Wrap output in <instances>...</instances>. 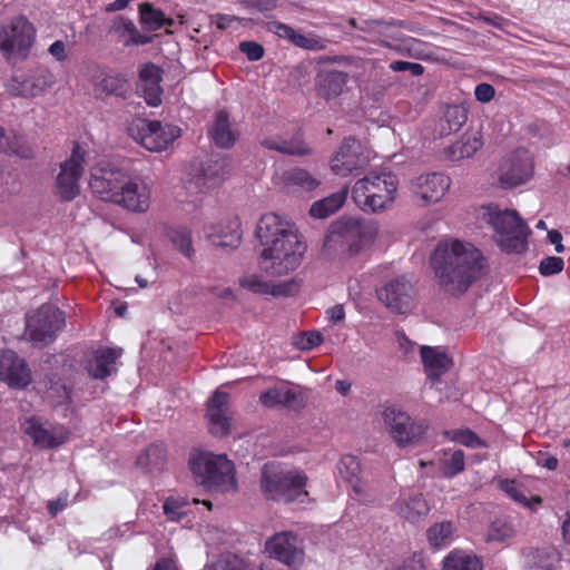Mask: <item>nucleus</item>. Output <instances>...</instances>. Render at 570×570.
Listing matches in <instances>:
<instances>
[{
    "instance_id": "nucleus-1",
    "label": "nucleus",
    "mask_w": 570,
    "mask_h": 570,
    "mask_svg": "<svg viewBox=\"0 0 570 570\" xmlns=\"http://www.w3.org/2000/svg\"><path fill=\"white\" fill-rule=\"evenodd\" d=\"M439 285L450 295L463 294L478 279L484 267L481 252L459 239L438 244L431 257Z\"/></svg>"
},
{
    "instance_id": "nucleus-2",
    "label": "nucleus",
    "mask_w": 570,
    "mask_h": 570,
    "mask_svg": "<svg viewBox=\"0 0 570 570\" xmlns=\"http://www.w3.org/2000/svg\"><path fill=\"white\" fill-rule=\"evenodd\" d=\"M377 233V224L373 220L342 216L328 226L323 254L328 258L354 257L374 243Z\"/></svg>"
},
{
    "instance_id": "nucleus-3",
    "label": "nucleus",
    "mask_w": 570,
    "mask_h": 570,
    "mask_svg": "<svg viewBox=\"0 0 570 570\" xmlns=\"http://www.w3.org/2000/svg\"><path fill=\"white\" fill-rule=\"evenodd\" d=\"M478 218L493 229V239L502 250L521 253L527 249L530 229L517 210L487 205L479 209Z\"/></svg>"
},
{
    "instance_id": "nucleus-4",
    "label": "nucleus",
    "mask_w": 570,
    "mask_h": 570,
    "mask_svg": "<svg viewBox=\"0 0 570 570\" xmlns=\"http://www.w3.org/2000/svg\"><path fill=\"white\" fill-rule=\"evenodd\" d=\"M397 185L396 176L391 173H370L355 181L352 199L365 213H382L393 206Z\"/></svg>"
},
{
    "instance_id": "nucleus-5",
    "label": "nucleus",
    "mask_w": 570,
    "mask_h": 570,
    "mask_svg": "<svg viewBox=\"0 0 570 570\" xmlns=\"http://www.w3.org/2000/svg\"><path fill=\"white\" fill-rule=\"evenodd\" d=\"M189 469L194 480L209 491L228 492L235 490V469L226 455L197 452L189 458Z\"/></svg>"
},
{
    "instance_id": "nucleus-6",
    "label": "nucleus",
    "mask_w": 570,
    "mask_h": 570,
    "mask_svg": "<svg viewBox=\"0 0 570 570\" xmlns=\"http://www.w3.org/2000/svg\"><path fill=\"white\" fill-rule=\"evenodd\" d=\"M306 246L298 233H289L283 238L263 246L259 266L266 276L278 277L296 269L302 262Z\"/></svg>"
},
{
    "instance_id": "nucleus-7",
    "label": "nucleus",
    "mask_w": 570,
    "mask_h": 570,
    "mask_svg": "<svg viewBox=\"0 0 570 570\" xmlns=\"http://www.w3.org/2000/svg\"><path fill=\"white\" fill-rule=\"evenodd\" d=\"M306 482V474L299 470L284 469L275 463H267L262 470V490L273 500L303 502L308 494Z\"/></svg>"
},
{
    "instance_id": "nucleus-8",
    "label": "nucleus",
    "mask_w": 570,
    "mask_h": 570,
    "mask_svg": "<svg viewBox=\"0 0 570 570\" xmlns=\"http://www.w3.org/2000/svg\"><path fill=\"white\" fill-rule=\"evenodd\" d=\"M36 40V29L24 17H12L0 26V53L6 60L29 57Z\"/></svg>"
},
{
    "instance_id": "nucleus-9",
    "label": "nucleus",
    "mask_w": 570,
    "mask_h": 570,
    "mask_svg": "<svg viewBox=\"0 0 570 570\" xmlns=\"http://www.w3.org/2000/svg\"><path fill=\"white\" fill-rule=\"evenodd\" d=\"M381 417L389 435L401 448L421 444L429 429L424 420L412 419L396 406L384 407Z\"/></svg>"
},
{
    "instance_id": "nucleus-10",
    "label": "nucleus",
    "mask_w": 570,
    "mask_h": 570,
    "mask_svg": "<svg viewBox=\"0 0 570 570\" xmlns=\"http://www.w3.org/2000/svg\"><path fill=\"white\" fill-rule=\"evenodd\" d=\"M65 322L62 311L52 305H42L27 317L24 334L36 346H45L53 342Z\"/></svg>"
},
{
    "instance_id": "nucleus-11",
    "label": "nucleus",
    "mask_w": 570,
    "mask_h": 570,
    "mask_svg": "<svg viewBox=\"0 0 570 570\" xmlns=\"http://www.w3.org/2000/svg\"><path fill=\"white\" fill-rule=\"evenodd\" d=\"M131 137L153 153L167 149L179 136L180 129L158 120L139 119L130 127Z\"/></svg>"
},
{
    "instance_id": "nucleus-12",
    "label": "nucleus",
    "mask_w": 570,
    "mask_h": 570,
    "mask_svg": "<svg viewBox=\"0 0 570 570\" xmlns=\"http://www.w3.org/2000/svg\"><path fill=\"white\" fill-rule=\"evenodd\" d=\"M266 553L287 566L291 569H298L305 559L303 540L292 531L275 533L265 542Z\"/></svg>"
},
{
    "instance_id": "nucleus-13",
    "label": "nucleus",
    "mask_w": 570,
    "mask_h": 570,
    "mask_svg": "<svg viewBox=\"0 0 570 570\" xmlns=\"http://www.w3.org/2000/svg\"><path fill=\"white\" fill-rule=\"evenodd\" d=\"M127 176L128 173L121 168L109 163H100L91 168L89 187L102 200L114 203Z\"/></svg>"
},
{
    "instance_id": "nucleus-14",
    "label": "nucleus",
    "mask_w": 570,
    "mask_h": 570,
    "mask_svg": "<svg viewBox=\"0 0 570 570\" xmlns=\"http://www.w3.org/2000/svg\"><path fill=\"white\" fill-rule=\"evenodd\" d=\"M55 82V76L46 68H37L26 72H17L7 82L9 94L35 98L41 96Z\"/></svg>"
},
{
    "instance_id": "nucleus-15",
    "label": "nucleus",
    "mask_w": 570,
    "mask_h": 570,
    "mask_svg": "<svg viewBox=\"0 0 570 570\" xmlns=\"http://www.w3.org/2000/svg\"><path fill=\"white\" fill-rule=\"evenodd\" d=\"M85 153L76 146L71 156L60 166L56 179L55 193L62 200H72L80 193L79 179L83 171Z\"/></svg>"
},
{
    "instance_id": "nucleus-16",
    "label": "nucleus",
    "mask_w": 570,
    "mask_h": 570,
    "mask_svg": "<svg viewBox=\"0 0 570 570\" xmlns=\"http://www.w3.org/2000/svg\"><path fill=\"white\" fill-rule=\"evenodd\" d=\"M451 186L449 176L442 173H428L413 178L410 190L414 200L421 206L439 203Z\"/></svg>"
},
{
    "instance_id": "nucleus-17",
    "label": "nucleus",
    "mask_w": 570,
    "mask_h": 570,
    "mask_svg": "<svg viewBox=\"0 0 570 570\" xmlns=\"http://www.w3.org/2000/svg\"><path fill=\"white\" fill-rule=\"evenodd\" d=\"M377 298L391 312L406 314L414 306V286L405 277H396L377 289Z\"/></svg>"
},
{
    "instance_id": "nucleus-18",
    "label": "nucleus",
    "mask_w": 570,
    "mask_h": 570,
    "mask_svg": "<svg viewBox=\"0 0 570 570\" xmlns=\"http://www.w3.org/2000/svg\"><path fill=\"white\" fill-rule=\"evenodd\" d=\"M533 173L530 153L520 149L502 160L498 170V181L503 188L524 184Z\"/></svg>"
},
{
    "instance_id": "nucleus-19",
    "label": "nucleus",
    "mask_w": 570,
    "mask_h": 570,
    "mask_svg": "<svg viewBox=\"0 0 570 570\" xmlns=\"http://www.w3.org/2000/svg\"><path fill=\"white\" fill-rule=\"evenodd\" d=\"M151 200V184L145 178L128 174L114 204L135 213L148 210Z\"/></svg>"
},
{
    "instance_id": "nucleus-20",
    "label": "nucleus",
    "mask_w": 570,
    "mask_h": 570,
    "mask_svg": "<svg viewBox=\"0 0 570 570\" xmlns=\"http://www.w3.org/2000/svg\"><path fill=\"white\" fill-rule=\"evenodd\" d=\"M23 432L40 449H53L69 440L70 432L59 424H43L36 417H30L22 424Z\"/></svg>"
},
{
    "instance_id": "nucleus-21",
    "label": "nucleus",
    "mask_w": 570,
    "mask_h": 570,
    "mask_svg": "<svg viewBox=\"0 0 570 570\" xmlns=\"http://www.w3.org/2000/svg\"><path fill=\"white\" fill-rule=\"evenodd\" d=\"M365 159L361 157V144L352 138H345L331 159L332 171L341 177L352 175L363 168Z\"/></svg>"
},
{
    "instance_id": "nucleus-22",
    "label": "nucleus",
    "mask_w": 570,
    "mask_h": 570,
    "mask_svg": "<svg viewBox=\"0 0 570 570\" xmlns=\"http://www.w3.org/2000/svg\"><path fill=\"white\" fill-rule=\"evenodd\" d=\"M0 380L10 387L23 389L31 382V372L14 352L4 351L0 355Z\"/></svg>"
},
{
    "instance_id": "nucleus-23",
    "label": "nucleus",
    "mask_w": 570,
    "mask_h": 570,
    "mask_svg": "<svg viewBox=\"0 0 570 570\" xmlns=\"http://www.w3.org/2000/svg\"><path fill=\"white\" fill-rule=\"evenodd\" d=\"M242 288L258 295L288 296L297 289L294 281L273 282L266 281L263 275L250 273L239 278Z\"/></svg>"
},
{
    "instance_id": "nucleus-24",
    "label": "nucleus",
    "mask_w": 570,
    "mask_h": 570,
    "mask_svg": "<svg viewBox=\"0 0 570 570\" xmlns=\"http://www.w3.org/2000/svg\"><path fill=\"white\" fill-rule=\"evenodd\" d=\"M228 394L216 391L207 404V417L209 431L216 436H224L230 430V416L228 411Z\"/></svg>"
},
{
    "instance_id": "nucleus-25",
    "label": "nucleus",
    "mask_w": 570,
    "mask_h": 570,
    "mask_svg": "<svg viewBox=\"0 0 570 570\" xmlns=\"http://www.w3.org/2000/svg\"><path fill=\"white\" fill-rule=\"evenodd\" d=\"M289 233H297V230L289 222L275 213L262 215L255 229V235L262 246H266L281 237L283 238L284 235Z\"/></svg>"
},
{
    "instance_id": "nucleus-26",
    "label": "nucleus",
    "mask_w": 570,
    "mask_h": 570,
    "mask_svg": "<svg viewBox=\"0 0 570 570\" xmlns=\"http://www.w3.org/2000/svg\"><path fill=\"white\" fill-rule=\"evenodd\" d=\"M160 81L161 70L157 66L145 63L140 67L137 89L149 106L157 107L161 102L163 88Z\"/></svg>"
},
{
    "instance_id": "nucleus-27",
    "label": "nucleus",
    "mask_w": 570,
    "mask_h": 570,
    "mask_svg": "<svg viewBox=\"0 0 570 570\" xmlns=\"http://www.w3.org/2000/svg\"><path fill=\"white\" fill-rule=\"evenodd\" d=\"M276 184L287 193L296 194L316 189L321 185V180L306 169L292 168L278 175Z\"/></svg>"
},
{
    "instance_id": "nucleus-28",
    "label": "nucleus",
    "mask_w": 570,
    "mask_h": 570,
    "mask_svg": "<svg viewBox=\"0 0 570 570\" xmlns=\"http://www.w3.org/2000/svg\"><path fill=\"white\" fill-rule=\"evenodd\" d=\"M348 78V73L341 70H321L315 79L316 95L326 100L337 98L343 92Z\"/></svg>"
},
{
    "instance_id": "nucleus-29",
    "label": "nucleus",
    "mask_w": 570,
    "mask_h": 570,
    "mask_svg": "<svg viewBox=\"0 0 570 570\" xmlns=\"http://www.w3.org/2000/svg\"><path fill=\"white\" fill-rule=\"evenodd\" d=\"M259 401L268 407L284 406L292 410H299L304 406L303 395L286 386H274L261 394Z\"/></svg>"
},
{
    "instance_id": "nucleus-30",
    "label": "nucleus",
    "mask_w": 570,
    "mask_h": 570,
    "mask_svg": "<svg viewBox=\"0 0 570 570\" xmlns=\"http://www.w3.org/2000/svg\"><path fill=\"white\" fill-rule=\"evenodd\" d=\"M482 146V136L479 131H466L450 144L443 155L450 161H460L472 157Z\"/></svg>"
},
{
    "instance_id": "nucleus-31",
    "label": "nucleus",
    "mask_w": 570,
    "mask_h": 570,
    "mask_svg": "<svg viewBox=\"0 0 570 570\" xmlns=\"http://www.w3.org/2000/svg\"><path fill=\"white\" fill-rule=\"evenodd\" d=\"M394 510L401 518L416 523L429 514L430 505L423 494L414 493L400 498L394 504Z\"/></svg>"
},
{
    "instance_id": "nucleus-32",
    "label": "nucleus",
    "mask_w": 570,
    "mask_h": 570,
    "mask_svg": "<svg viewBox=\"0 0 570 570\" xmlns=\"http://www.w3.org/2000/svg\"><path fill=\"white\" fill-rule=\"evenodd\" d=\"M420 353L424 370L430 379H439L452 365L451 358L439 347L422 346Z\"/></svg>"
},
{
    "instance_id": "nucleus-33",
    "label": "nucleus",
    "mask_w": 570,
    "mask_h": 570,
    "mask_svg": "<svg viewBox=\"0 0 570 570\" xmlns=\"http://www.w3.org/2000/svg\"><path fill=\"white\" fill-rule=\"evenodd\" d=\"M120 348H100L95 352L88 365L89 375L94 379H105L116 371V361L121 356Z\"/></svg>"
},
{
    "instance_id": "nucleus-34",
    "label": "nucleus",
    "mask_w": 570,
    "mask_h": 570,
    "mask_svg": "<svg viewBox=\"0 0 570 570\" xmlns=\"http://www.w3.org/2000/svg\"><path fill=\"white\" fill-rule=\"evenodd\" d=\"M262 145L267 149L291 156H305L312 151L299 135L293 136L289 139L281 136L267 137L262 141Z\"/></svg>"
},
{
    "instance_id": "nucleus-35",
    "label": "nucleus",
    "mask_w": 570,
    "mask_h": 570,
    "mask_svg": "<svg viewBox=\"0 0 570 570\" xmlns=\"http://www.w3.org/2000/svg\"><path fill=\"white\" fill-rule=\"evenodd\" d=\"M210 137L220 148H229L236 142L238 132L233 128L226 111L216 112Z\"/></svg>"
},
{
    "instance_id": "nucleus-36",
    "label": "nucleus",
    "mask_w": 570,
    "mask_h": 570,
    "mask_svg": "<svg viewBox=\"0 0 570 570\" xmlns=\"http://www.w3.org/2000/svg\"><path fill=\"white\" fill-rule=\"evenodd\" d=\"M347 195L348 188L345 186L341 190L313 203L309 208L311 216L318 219L330 217L343 207L347 199Z\"/></svg>"
},
{
    "instance_id": "nucleus-37",
    "label": "nucleus",
    "mask_w": 570,
    "mask_h": 570,
    "mask_svg": "<svg viewBox=\"0 0 570 570\" xmlns=\"http://www.w3.org/2000/svg\"><path fill=\"white\" fill-rule=\"evenodd\" d=\"M468 111L461 105H446L440 119L441 135H450L458 131L466 121Z\"/></svg>"
},
{
    "instance_id": "nucleus-38",
    "label": "nucleus",
    "mask_w": 570,
    "mask_h": 570,
    "mask_svg": "<svg viewBox=\"0 0 570 570\" xmlns=\"http://www.w3.org/2000/svg\"><path fill=\"white\" fill-rule=\"evenodd\" d=\"M456 528L451 521L432 524L426 531L429 543L436 549L448 547L454 540Z\"/></svg>"
},
{
    "instance_id": "nucleus-39",
    "label": "nucleus",
    "mask_w": 570,
    "mask_h": 570,
    "mask_svg": "<svg viewBox=\"0 0 570 570\" xmlns=\"http://www.w3.org/2000/svg\"><path fill=\"white\" fill-rule=\"evenodd\" d=\"M443 570H482V562L476 556L453 550L444 558Z\"/></svg>"
},
{
    "instance_id": "nucleus-40",
    "label": "nucleus",
    "mask_w": 570,
    "mask_h": 570,
    "mask_svg": "<svg viewBox=\"0 0 570 570\" xmlns=\"http://www.w3.org/2000/svg\"><path fill=\"white\" fill-rule=\"evenodd\" d=\"M126 85L127 80L121 75L101 73L94 83V90L97 96H120L124 94Z\"/></svg>"
},
{
    "instance_id": "nucleus-41",
    "label": "nucleus",
    "mask_w": 570,
    "mask_h": 570,
    "mask_svg": "<svg viewBox=\"0 0 570 570\" xmlns=\"http://www.w3.org/2000/svg\"><path fill=\"white\" fill-rule=\"evenodd\" d=\"M500 488L505 492L512 500L519 504L535 511L541 504L542 499L539 495H533L530 499L525 494V489L512 480H504L500 483Z\"/></svg>"
},
{
    "instance_id": "nucleus-42",
    "label": "nucleus",
    "mask_w": 570,
    "mask_h": 570,
    "mask_svg": "<svg viewBox=\"0 0 570 570\" xmlns=\"http://www.w3.org/2000/svg\"><path fill=\"white\" fill-rule=\"evenodd\" d=\"M515 535L513 524L505 519H495L489 525L484 539L488 543H501L512 539Z\"/></svg>"
},
{
    "instance_id": "nucleus-43",
    "label": "nucleus",
    "mask_w": 570,
    "mask_h": 570,
    "mask_svg": "<svg viewBox=\"0 0 570 570\" xmlns=\"http://www.w3.org/2000/svg\"><path fill=\"white\" fill-rule=\"evenodd\" d=\"M207 237L217 236L223 240L218 243L219 246H229L236 248L242 239L240 222L238 217L229 219L224 228L217 235L212 232L206 233Z\"/></svg>"
},
{
    "instance_id": "nucleus-44",
    "label": "nucleus",
    "mask_w": 570,
    "mask_h": 570,
    "mask_svg": "<svg viewBox=\"0 0 570 570\" xmlns=\"http://www.w3.org/2000/svg\"><path fill=\"white\" fill-rule=\"evenodd\" d=\"M340 475L352 484L356 492H360L358 488V475L361 473V464L358 460L353 455H344L337 464Z\"/></svg>"
},
{
    "instance_id": "nucleus-45",
    "label": "nucleus",
    "mask_w": 570,
    "mask_h": 570,
    "mask_svg": "<svg viewBox=\"0 0 570 570\" xmlns=\"http://www.w3.org/2000/svg\"><path fill=\"white\" fill-rule=\"evenodd\" d=\"M140 11V21L150 30H157L161 28L164 24H171L173 21L170 19H166L164 13L154 8L153 4L146 2L139 6Z\"/></svg>"
},
{
    "instance_id": "nucleus-46",
    "label": "nucleus",
    "mask_w": 570,
    "mask_h": 570,
    "mask_svg": "<svg viewBox=\"0 0 570 570\" xmlns=\"http://www.w3.org/2000/svg\"><path fill=\"white\" fill-rule=\"evenodd\" d=\"M0 150L7 154H14L21 158H30L33 155L31 146L22 136L17 135L12 137L4 136Z\"/></svg>"
},
{
    "instance_id": "nucleus-47",
    "label": "nucleus",
    "mask_w": 570,
    "mask_h": 570,
    "mask_svg": "<svg viewBox=\"0 0 570 570\" xmlns=\"http://www.w3.org/2000/svg\"><path fill=\"white\" fill-rule=\"evenodd\" d=\"M212 570H259L247 563L245 560L233 554H225L218 558L212 566Z\"/></svg>"
},
{
    "instance_id": "nucleus-48",
    "label": "nucleus",
    "mask_w": 570,
    "mask_h": 570,
    "mask_svg": "<svg viewBox=\"0 0 570 570\" xmlns=\"http://www.w3.org/2000/svg\"><path fill=\"white\" fill-rule=\"evenodd\" d=\"M171 243L187 257L194 253L190 232L186 228H175L170 230Z\"/></svg>"
},
{
    "instance_id": "nucleus-49",
    "label": "nucleus",
    "mask_w": 570,
    "mask_h": 570,
    "mask_svg": "<svg viewBox=\"0 0 570 570\" xmlns=\"http://www.w3.org/2000/svg\"><path fill=\"white\" fill-rule=\"evenodd\" d=\"M328 41L320 36L316 35H302L296 32L293 45L306 49V50H313V51H321L326 49Z\"/></svg>"
},
{
    "instance_id": "nucleus-50",
    "label": "nucleus",
    "mask_w": 570,
    "mask_h": 570,
    "mask_svg": "<svg viewBox=\"0 0 570 570\" xmlns=\"http://www.w3.org/2000/svg\"><path fill=\"white\" fill-rule=\"evenodd\" d=\"M328 41L320 36L316 35H302L296 32L293 45L306 49V50H313V51H321L326 49Z\"/></svg>"
},
{
    "instance_id": "nucleus-51",
    "label": "nucleus",
    "mask_w": 570,
    "mask_h": 570,
    "mask_svg": "<svg viewBox=\"0 0 570 570\" xmlns=\"http://www.w3.org/2000/svg\"><path fill=\"white\" fill-rule=\"evenodd\" d=\"M423 47L424 43L421 40L407 37L403 39L402 43L400 45L399 52L415 59H420L424 56Z\"/></svg>"
},
{
    "instance_id": "nucleus-52",
    "label": "nucleus",
    "mask_w": 570,
    "mask_h": 570,
    "mask_svg": "<svg viewBox=\"0 0 570 570\" xmlns=\"http://www.w3.org/2000/svg\"><path fill=\"white\" fill-rule=\"evenodd\" d=\"M452 440L470 448L484 446V442L471 430H455L452 432Z\"/></svg>"
},
{
    "instance_id": "nucleus-53",
    "label": "nucleus",
    "mask_w": 570,
    "mask_h": 570,
    "mask_svg": "<svg viewBox=\"0 0 570 570\" xmlns=\"http://www.w3.org/2000/svg\"><path fill=\"white\" fill-rule=\"evenodd\" d=\"M534 559L537 567L542 570H556L559 563V554L554 550L537 551Z\"/></svg>"
},
{
    "instance_id": "nucleus-54",
    "label": "nucleus",
    "mask_w": 570,
    "mask_h": 570,
    "mask_svg": "<svg viewBox=\"0 0 570 570\" xmlns=\"http://www.w3.org/2000/svg\"><path fill=\"white\" fill-rule=\"evenodd\" d=\"M464 452L462 450L454 451L450 459L444 463V473L453 476L464 470Z\"/></svg>"
},
{
    "instance_id": "nucleus-55",
    "label": "nucleus",
    "mask_w": 570,
    "mask_h": 570,
    "mask_svg": "<svg viewBox=\"0 0 570 570\" xmlns=\"http://www.w3.org/2000/svg\"><path fill=\"white\" fill-rule=\"evenodd\" d=\"M564 262L561 257L549 256L541 261L539 271L543 276L554 275L563 269Z\"/></svg>"
},
{
    "instance_id": "nucleus-56",
    "label": "nucleus",
    "mask_w": 570,
    "mask_h": 570,
    "mask_svg": "<svg viewBox=\"0 0 570 570\" xmlns=\"http://www.w3.org/2000/svg\"><path fill=\"white\" fill-rule=\"evenodd\" d=\"M323 342V337L320 332H305L295 342V345L303 351L313 350Z\"/></svg>"
},
{
    "instance_id": "nucleus-57",
    "label": "nucleus",
    "mask_w": 570,
    "mask_h": 570,
    "mask_svg": "<svg viewBox=\"0 0 570 570\" xmlns=\"http://www.w3.org/2000/svg\"><path fill=\"white\" fill-rule=\"evenodd\" d=\"M239 50L246 55L248 60L257 61L264 56V48L255 41H243L239 43Z\"/></svg>"
},
{
    "instance_id": "nucleus-58",
    "label": "nucleus",
    "mask_w": 570,
    "mask_h": 570,
    "mask_svg": "<svg viewBox=\"0 0 570 570\" xmlns=\"http://www.w3.org/2000/svg\"><path fill=\"white\" fill-rule=\"evenodd\" d=\"M267 30L275 33L279 38L287 39L293 43V39L296 35V31L289 27L288 24L278 22V21H271L267 23Z\"/></svg>"
},
{
    "instance_id": "nucleus-59",
    "label": "nucleus",
    "mask_w": 570,
    "mask_h": 570,
    "mask_svg": "<svg viewBox=\"0 0 570 570\" xmlns=\"http://www.w3.org/2000/svg\"><path fill=\"white\" fill-rule=\"evenodd\" d=\"M390 69L395 72L410 71L413 76H421L424 67L421 63L395 60L390 63Z\"/></svg>"
},
{
    "instance_id": "nucleus-60",
    "label": "nucleus",
    "mask_w": 570,
    "mask_h": 570,
    "mask_svg": "<svg viewBox=\"0 0 570 570\" xmlns=\"http://www.w3.org/2000/svg\"><path fill=\"white\" fill-rule=\"evenodd\" d=\"M184 502H180L179 500L168 499L164 503V512L169 520H179L180 517L184 514V512L181 511Z\"/></svg>"
},
{
    "instance_id": "nucleus-61",
    "label": "nucleus",
    "mask_w": 570,
    "mask_h": 570,
    "mask_svg": "<svg viewBox=\"0 0 570 570\" xmlns=\"http://www.w3.org/2000/svg\"><path fill=\"white\" fill-rule=\"evenodd\" d=\"M69 501V494L67 492H62L55 500L48 502V511L51 517H56L60 511L67 508Z\"/></svg>"
},
{
    "instance_id": "nucleus-62",
    "label": "nucleus",
    "mask_w": 570,
    "mask_h": 570,
    "mask_svg": "<svg viewBox=\"0 0 570 570\" xmlns=\"http://www.w3.org/2000/svg\"><path fill=\"white\" fill-rule=\"evenodd\" d=\"M494 94H495L494 88L491 85L485 83V82L479 83L474 90L476 100H479L481 102L491 101L494 97Z\"/></svg>"
},
{
    "instance_id": "nucleus-63",
    "label": "nucleus",
    "mask_w": 570,
    "mask_h": 570,
    "mask_svg": "<svg viewBox=\"0 0 570 570\" xmlns=\"http://www.w3.org/2000/svg\"><path fill=\"white\" fill-rule=\"evenodd\" d=\"M394 570H425V566L422 557L414 554Z\"/></svg>"
},
{
    "instance_id": "nucleus-64",
    "label": "nucleus",
    "mask_w": 570,
    "mask_h": 570,
    "mask_svg": "<svg viewBox=\"0 0 570 570\" xmlns=\"http://www.w3.org/2000/svg\"><path fill=\"white\" fill-rule=\"evenodd\" d=\"M395 338L399 347L403 351L405 355L414 351L415 343L412 342L403 332H396Z\"/></svg>"
}]
</instances>
